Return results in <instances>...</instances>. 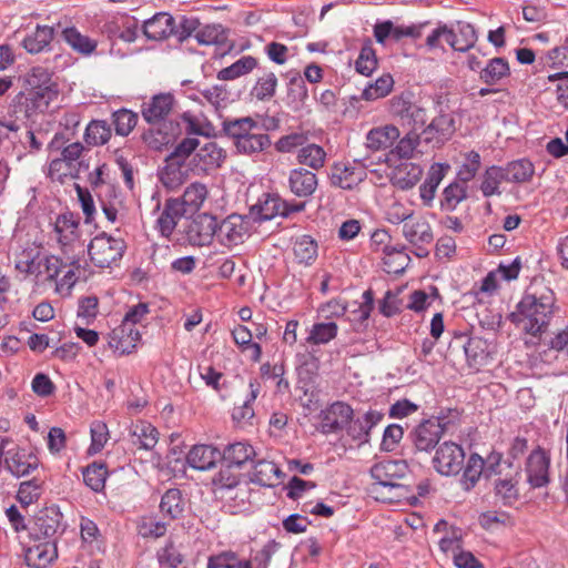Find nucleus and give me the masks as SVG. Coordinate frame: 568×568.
<instances>
[{"label": "nucleus", "instance_id": "nucleus-28", "mask_svg": "<svg viewBox=\"0 0 568 568\" xmlns=\"http://www.w3.org/2000/svg\"><path fill=\"white\" fill-rule=\"evenodd\" d=\"M384 414L377 410H368L362 417H357L347 424V434L359 443H367L373 427L382 422Z\"/></svg>", "mask_w": 568, "mask_h": 568}, {"label": "nucleus", "instance_id": "nucleus-47", "mask_svg": "<svg viewBox=\"0 0 568 568\" xmlns=\"http://www.w3.org/2000/svg\"><path fill=\"white\" fill-rule=\"evenodd\" d=\"M501 182H506L503 166L491 165L485 170L479 189L485 197L500 195Z\"/></svg>", "mask_w": 568, "mask_h": 568}, {"label": "nucleus", "instance_id": "nucleus-58", "mask_svg": "<svg viewBox=\"0 0 568 568\" xmlns=\"http://www.w3.org/2000/svg\"><path fill=\"white\" fill-rule=\"evenodd\" d=\"M455 51L466 52L470 50L477 42V32L473 24L468 22L457 21L455 28Z\"/></svg>", "mask_w": 568, "mask_h": 568}, {"label": "nucleus", "instance_id": "nucleus-36", "mask_svg": "<svg viewBox=\"0 0 568 568\" xmlns=\"http://www.w3.org/2000/svg\"><path fill=\"white\" fill-rule=\"evenodd\" d=\"M400 132L394 124L373 128L366 134V146L372 151L385 150L399 139Z\"/></svg>", "mask_w": 568, "mask_h": 568}, {"label": "nucleus", "instance_id": "nucleus-9", "mask_svg": "<svg viewBox=\"0 0 568 568\" xmlns=\"http://www.w3.org/2000/svg\"><path fill=\"white\" fill-rule=\"evenodd\" d=\"M217 220L215 216L202 213L197 214L184 226L185 239L193 246H204L216 236Z\"/></svg>", "mask_w": 568, "mask_h": 568}, {"label": "nucleus", "instance_id": "nucleus-55", "mask_svg": "<svg viewBox=\"0 0 568 568\" xmlns=\"http://www.w3.org/2000/svg\"><path fill=\"white\" fill-rule=\"evenodd\" d=\"M183 164L176 161L165 159V166L160 173L162 184L169 190H175L185 181V172L182 170Z\"/></svg>", "mask_w": 568, "mask_h": 568}, {"label": "nucleus", "instance_id": "nucleus-25", "mask_svg": "<svg viewBox=\"0 0 568 568\" xmlns=\"http://www.w3.org/2000/svg\"><path fill=\"white\" fill-rule=\"evenodd\" d=\"M221 462V452L211 445H194L186 455V463L196 470H210Z\"/></svg>", "mask_w": 568, "mask_h": 568}, {"label": "nucleus", "instance_id": "nucleus-7", "mask_svg": "<svg viewBox=\"0 0 568 568\" xmlns=\"http://www.w3.org/2000/svg\"><path fill=\"white\" fill-rule=\"evenodd\" d=\"M408 471V465L405 460H383L376 463L371 468V476L375 480L373 490L376 491L377 487H388L390 489H404V485L398 480L404 478Z\"/></svg>", "mask_w": 568, "mask_h": 568}, {"label": "nucleus", "instance_id": "nucleus-1", "mask_svg": "<svg viewBox=\"0 0 568 568\" xmlns=\"http://www.w3.org/2000/svg\"><path fill=\"white\" fill-rule=\"evenodd\" d=\"M555 296L551 290L528 288L508 320L525 334L540 337L547 332L554 315Z\"/></svg>", "mask_w": 568, "mask_h": 568}, {"label": "nucleus", "instance_id": "nucleus-34", "mask_svg": "<svg viewBox=\"0 0 568 568\" xmlns=\"http://www.w3.org/2000/svg\"><path fill=\"white\" fill-rule=\"evenodd\" d=\"M255 456L256 452L252 445L245 442H236L226 445L221 452V462L241 468L247 462H253Z\"/></svg>", "mask_w": 568, "mask_h": 568}, {"label": "nucleus", "instance_id": "nucleus-24", "mask_svg": "<svg viewBox=\"0 0 568 568\" xmlns=\"http://www.w3.org/2000/svg\"><path fill=\"white\" fill-rule=\"evenodd\" d=\"M229 29L222 24H206L201 27L194 34L199 44L202 45H216L223 52H227L233 48V42L229 39Z\"/></svg>", "mask_w": 568, "mask_h": 568}, {"label": "nucleus", "instance_id": "nucleus-60", "mask_svg": "<svg viewBox=\"0 0 568 568\" xmlns=\"http://www.w3.org/2000/svg\"><path fill=\"white\" fill-rule=\"evenodd\" d=\"M271 146V139L267 133L263 131L256 132L250 139H243L241 144L236 145L235 149L239 153L245 155H253L263 152Z\"/></svg>", "mask_w": 568, "mask_h": 568}, {"label": "nucleus", "instance_id": "nucleus-53", "mask_svg": "<svg viewBox=\"0 0 568 568\" xmlns=\"http://www.w3.org/2000/svg\"><path fill=\"white\" fill-rule=\"evenodd\" d=\"M326 152L317 144L311 143L298 150L297 161L300 164L306 165L313 170L324 166Z\"/></svg>", "mask_w": 568, "mask_h": 568}, {"label": "nucleus", "instance_id": "nucleus-3", "mask_svg": "<svg viewBox=\"0 0 568 568\" xmlns=\"http://www.w3.org/2000/svg\"><path fill=\"white\" fill-rule=\"evenodd\" d=\"M125 250L126 244L122 239L113 237L105 232L94 236L88 245L91 262L100 268L115 265Z\"/></svg>", "mask_w": 568, "mask_h": 568}, {"label": "nucleus", "instance_id": "nucleus-16", "mask_svg": "<svg viewBox=\"0 0 568 568\" xmlns=\"http://www.w3.org/2000/svg\"><path fill=\"white\" fill-rule=\"evenodd\" d=\"M59 88L45 87L41 90H27L19 98V105L24 108L27 118L37 113H43L49 109L51 102L58 99Z\"/></svg>", "mask_w": 568, "mask_h": 568}, {"label": "nucleus", "instance_id": "nucleus-51", "mask_svg": "<svg viewBox=\"0 0 568 568\" xmlns=\"http://www.w3.org/2000/svg\"><path fill=\"white\" fill-rule=\"evenodd\" d=\"M83 481L93 491H101L105 486L108 476L106 465L104 463L93 462L82 469Z\"/></svg>", "mask_w": 568, "mask_h": 568}, {"label": "nucleus", "instance_id": "nucleus-40", "mask_svg": "<svg viewBox=\"0 0 568 568\" xmlns=\"http://www.w3.org/2000/svg\"><path fill=\"white\" fill-rule=\"evenodd\" d=\"M185 508V500L182 491L178 488H171L164 493L160 503V511L164 517L179 519L182 517Z\"/></svg>", "mask_w": 568, "mask_h": 568}, {"label": "nucleus", "instance_id": "nucleus-4", "mask_svg": "<svg viewBox=\"0 0 568 568\" xmlns=\"http://www.w3.org/2000/svg\"><path fill=\"white\" fill-rule=\"evenodd\" d=\"M4 457L8 470L17 476H26L39 466V459L31 450L13 445V443L3 438L0 442V458Z\"/></svg>", "mask_w": 568, "mask_h": 568}, {"label": "nucleus", "instance_id": "nucleus-29", "mask_svg": "<svg viewBox=\"0 0 568 568\" xmlns=\"http://www.w3.org/2000/svg\"><path fill=\"white\" fill-rule=\"evenodd\" d=\"M226 155L215 142H207L192 158V163L201 171L220 168Z\"/></svg>", "mask_w": 568, "mask_h": 568}, {"label": "nucleus", "instance_id": "nucleus-61", "mask_svg": "<svg viewBox=\"0 0 568 568\" xmlns=\"http://www.w3.org/2000/svg\"><path fill=\"white\" fill-rule=\"evenodd\" d=\"M481 166L480 154L476 151H469L464 154V162L457 171V179L463 183L471 181Z\"/></svg>", "mask_w": 568, "mask_h": 568}, {"label": "nucleus", "instance_id": "nucleus-63", "mask_svg": "<svg viewBox=\"0 0 568 568\" xmlns=\"http://www.w3.org/2000/svg\"><path fill=\"white\" fill-rule=\"evenodd\" d=\"M394 80L392 75L384 74L379 77L375 83L367 85L362 98L366 101H373L386 97L393 89Z\"/></svg>", "mask_w": 568, "mask_h": 568}, {"label": "nucleus", "instance_id": "nucleus-33", "mask_svg": "<svg viewBox=\"0 0 568 568\" xmlns=\"http://www.w3.org/2000/svg\"><path fill=\"white\" fill-rule=\"evenodd\" d=\"M403 235L412 245L430 244L434 234L430 224L424 217H412L403 225Z\"/></svg>", "mask_w": 568, "mask_h": 568}, {"label": "nucleus", "instance_id": "nucleus-43", "mask_svg": "<svg viewBox=\"0 0 568 568\" xmlns=\"http://www.w3.org/2000/svg\"><path fill=\"white\" fill-rule=\"evenodd\" d=\"M63 40L77 52L88 55L95 51L98 42L82 34L77 28L69 27L62 31Z\"/></svg>", "mask_w": 568, "mask_h": 568}, {"label": "nucleus", "instance_id": "nucleus-44", "mask_svg": "<svg viewBox=\"0 0 568 568\" xmlns=\"http://www.w3.org/2000/svg\"><path fill=\"white\" fill-rule=\"evenodd\" d=\"M63 266L65 264L62 258L53 254L43 253L38 268L40 271L39 275L33 278L37 283L55 282Z\"/></svg>", "mask_w": 568, "mask_h": 568}, {"label": "nucleus", "instance_id": "nucleus-20", "mask_svg": "<svg viewBox=\"0 0 568 568\" xmlns=\"http://www.w3.org/2000/svg\"><path fill=\"white\" fill-rule=\"evenodd\" d=\"M174 97L171 93H160L154 95L149 102L142 105V115L148 123H158L166 121L165 118L174 108Z\"/></svg>", "mask_w": 568, "mask_h": 568}, {"label": "nucleus", "instance_id": "nucleus-19", "mask_svg": "<svg viewBox=\"0 0 568 568\" xmlns=\"http://www.w3.org/2000/svg\"><path fill=\"white\" fill-rule=\"evenodd\" d=\"M140 339V333L135 326L130 323H121L120 326L112 329L109 334V346L121 355L130 354Z\"/></svg>", "mask_w": 568, "mask_h": 568}, {"label": "nucleus", "instance_id": "nucleus-56", "mask_svg": "<svg viewBox=\"0 0 568 568\" xmlns=\"http://www.w3.org/2000/svg\"><path fill=\"white\" fill-rule=\"evenodd\" d=\"M207 196V189L205 184L194 182L190 184L183 192L180 203H183V209L187 211H196L203 204Z\"/></svg>", "mask_w": 568, "mask_h": 568}, {"label": "nucleus", "instance_id": "nucleus-6", "mask_svg": "<svg viewBox=\"0 0 568 568\" xmlns=\"http://www.w3.org/2000/svg\"><path fill=\"white\" fill-rule=\"evenodd\" d=\"M449 422L440 417L423 419L410 433L412 442L419 452H429L439 443Z\"/></svg>", "mask_w": 568, "mask_h": 568}, {"label": "nucleus", "instance_id": "nucleus-54", "mask_svg": "<svg viewBox=\"0 0 568 568\" xmlns=\"http://www.w3.org/2000/svg\"><path fill=\"white\" fill-rule=\"evenodd\" d=\"M423 174L420 165L415 163L402 164L395 173V184L402 190L412 189L417 184Z\"/></svg>", "mask_w": 568, "mask_h": 568}, {"label": "nucleus", "instance_id": "nucleus-12", "mask_svg": "<svg viewBox=\"0 0 568 568\" xmlns=\"http://www.w3.org/2000/svg\"><path fill=\"white\" fill-rule=\"evenodd\" d=\"M304 210L305 203L288 205L286 202L282 201L278 195L268 193L264 194L258 203L252 207L253 214H255L260 221H270L277 215L288 216L292 212H301Z\"/></svg>", "mask_w": 568, "mask_h": 568}, {"label": "nucleus", "instance_id": "nucleus-42", "mask_svg": "<svg viewBox=\"0 0 568 568\" xmlns=\"http://www.w3.org/2000/svg\"><path fill=\"white\" fill-rule=\"evenodd\" d=\"M506 182L525 183L531 180L535 173L534 164L527 159L509 162L503 166Z\"/></svg>", "mask_w": 568, "mask_h": 568}, {"label": "nucleus", "instance_id": "nucleus-35", "mask_svg": "<svg viewBox=\"0 0 568 568\" xmlns=\"http://www.w3.org/2000/svg\"><path fill=\"white\" fill-rule=\"evenodd\" d=\"M278 79L273 71L262 70L250 91L252 99L260 102L271 101L277 91Z\"/></svg>", "mask_w": 568, "mask_h": 568}, {"label": "nucleus", "instance_id": "nucleus-32", "mask_svg": "<svg viewBox=\"0 0 568 568\" xmlns=\"http://www.w3.org/2000/svg\"><path fill=\"white\" fill-rule=\"evenodd\" d=\"M173 32L174 18L166 12L156 13L143 24V33L150 40H163L172 36Z\"/></svg>", "mask_w": 568, "mask_h": 568}, {"label": "nucleus", "instance_id": "nucleus-41", "mask_svg": "<svg viewBox=\"0 0 568 568\" xmlns=\"http://www.w3.org/2000/svg\"><path fill=\"white\" fill-rule=\"evenodd\" d=\"M510 74L508 61L505 58H493L485 68L479 72V79L488 84L494 85Z\"/></svg>", "mask_w": 568, "mask_h": 568}, {"label": "nucleus", "instance_id": "nucleus-39", "mask_svg": "<svg viewBox=\"0 0 568 568\" xmlns=\"http://www.w3.org/2000/svg\"><path fill=\"white\" fill-rule=\"evenodd\" d=\"M132 443L141 449L151 450L158 444L159 432L149 422H138L131 428Z\"/></svg>", "mask_w": 568, "mask_h": 568}, {"label": "nucleus", "instance_id": "nucleus-22", "mask_svg": "<svg viewBox=\"0 0 568 568\" xmlns=\"http://www.w3.org/2000/svg\"><path fill=\"white\" fill-rule=\"evenodd\" d=\"M366 176L364 169L352 165L335 163L331 169L329 180L333 186L343 190H352L357 186Z\"/></svg>", "mask_w": 568, "mask_h": 568}, {"label": "nucleus", "instance_id": "nucleus-10", "mask_svg": "<svg viewBox=\"0 0 568 568\" xmlns=\"http://www.w3.org/2000/svg\"><path fill=\"white\" fill-rule=\"evenodd\" d=\"M62 519V514L57 507L41 509L28 524L30 538L40 541L49 540L55 535Z\"/></svg>", "mask_w": 568, "mask_h": 568}, {"label": "nucleus", "instance_id": "nucleus-18", "mask_svg": "<svg viewBox=\"0 0 568 568\" xmlns=\"http://www.w3.org/2000/svg\"><path fill=\"white\" fill-rule=\"evenodd\" d=\"M222 131L233 141L234 146L241 144L243 139H250L256 132L263 131L253 118L243 116L236 119H225L222 123Z\"/></svg>", "mask_w": 568, "mask_h": 568}, {"label": "nucleus", "instance_id": "nucleus-62", "mask_svg": "<svg viewBox=\"0 0 568 568\" xmlns=\"http://www.w3.org/2000/svg\"><path fill=\"white\" fill-rule=\"evenodd\" d=\"M377 67L376 52L373 49L371 40H367L359 52V55L355 62V69L363 75H371Z\"/></svg>", "mask_w": 568, "mask_h": 568}, {"label": "nucleus", "instance_id": "nucleus-27", "mask_svg": "<svg viewBox=\"0 0 568 568\" xmlns=\"http://www.w3.org/2000/svg\"><path fill=\"white\" fill-rule=\"evenodd\" d=\"M57 557V546L51 540H40L28 547L24 555L27 565L32 568H47Z\"/></svg>", "mask_w": 568, "mask_h": 568}, {"label": "nucleus", "instance_id": "nucleus-2", "mask_svg": "<svg viewBox=\"0 0 568 568\" xmlns=\"http://www.w3.org/2000/svg\"><path fill=\"white\" fill-rule=\"evenodd\" d=\"M84 146L80 142H73L64 146L59 158L49 164L48 176L51 181L65 183L68 179H79L82 169L88 170L89 164L80 160Z\"/></svg>", "mask_w": 568, "mask_h": 568}, {"label": "nucleus", "instance_id": "nucleus-52", "mask_svg": "<svg viewBox=\"0 0 568 568\" xmlns=\"http://www.w3.org/2000/svg\"><path fill=\"white\" fill-rule=\"evenodd\" d=\"M308 97V91L304 79L298 72L292 73L287 83V99L288 103L293 105L294 110L302 108Z\"/></svg>", "mask_w": 568, "mask_h": 568}, {"label": "nucleus", "instance_id": "nucleus-48", "mask_svg": "<svg viewBox=\"0 0 568 568\" xmlns=\"http://www.w3.org/2000/svg\"><path fill=\"white\" fill-rule=\"evenodd\" d=\"M53 28L39 26L32 34L23 39L22 45L30 53H39L50 44L53 39Z\"/></svg>", "mask_w": 568, "mask_h": 568}, {"label": "nucleus", "instance_id": "nucleus-45", "mask_svg": "<svg viewBox=\"0 0 568 568\" xmlns=\"http://www.w3.org/2000/svg\"><path fill=\"white\" fill-rule=\"evenodd\" d=\"M258 65L256 58L252 55H244L236 60L231 65L223 68L217 73V79L222 81L234 80L242 75L248 74Z\"/></svg>", "mask_w": 568, "mask_h": 568}, {"label": "nucleus", "instance_id": "nucleus-38", "mask_svg": "<svg viewBox=\"0 0 568 568\" xmlns=\"http://www.w3.org/2000/svg\"><path fill=\"white\" fill-rule=\"evenodd\" d=\"M293 254L296 263L310 266L318 255L317 242L311 235H301L293 244Z\"/></svg>", "mask_w": 568, "mask_h": 568}, {"label": "nucleus", "instance_id": "nucleus-15", "mask_svg": "<svg viewBox=\"0 0 568 568\" xmlns=\"http://www.w3.org/2000/svg\"><path fill=\"white\" fill-rule=\"evenodd\" d=\"M150 124L152 128L145 131L142 138L144 142L154 150H161L163 146L173 144L182 133L179 122L160 121Z\"/></svg>", "mask_w": 568, "mask_h": 568}, {"label": "nucleus", "instance_id": "nucleus-49", "mask_svg": "<svg viewBox=\"0 0 568 568\" xmlns=\"http://www.w3.org/2000/svg\"><path fill=\"white\" fill-rule=\"evenodd\" d=\"M466 199L467 185L460 181H455L444 189L440 199V207L444 211L452 212Z\"/></svg>", "mask_w": 568, "mask_h": 568}, {"label": "nucleus", "instance_id": "nucleus-37", "mask_svg": "<svg viewBox=\"0 0 568 568\" xmlns=\"http://www.w3.org/2000/svg\"><path fill=\"white\" fill-rule=\"evenodd\" d=\"M282 476L280 467L265 459L258 460L251 475V481L264 487H274Z\"/></svg>", "mask_w": 568, "mask_h": 568}, {"label": "nucleus", "instance_id": "nucleus-26", "mask_svg": "<svg viewBox=\"0 0 568 568\" xmlns=\"http://www.w3.org/2000/svg\"><path fill=\"white\" fill-rule=\"evenodd\" d=\"M80 219L72 212L59 214L54 222V232L62 247L69 246L80 237Z\"/></svg>", "mask_w": 568, "mask_h": 568}, {"label": "nucleus", "instance_id": "nucleus-46", "mask_svg": "<svg viewBox=\"0 0 568 568\" xmlns=\"http://www.w3.org/2000/svg\"><path fill=\"white\" fill-rule=\"evenodd\" d=\"M404 246L397 247L390 245L382 247V252L385 254L384 265L387 273L399 274L404 272L410 260L409 256L404 253Z\"/></svg>", "mask_w": 568, "mask_h": 568}, {"label": "nucleus", "instance_id": "nucleus-50", "mask_svg": "<svg viewBox=\"0 0 568 568\" xmlns=\"http://www.w3.org/2000/svg\"><path fill=\"white\" fill-rule=\"evenodd\" d=\"M373 32L376 42L384 45L388 39L398 42L406 38V26H396L393 21L385 20L375 23Z\"/></svg>", "mask_w": 568, "mask_h": 568}, {"label": "nucleus", "instance_id": "nucleus-5", "mask_svg": "<svg viewBox=\"0 0 568 568\" xmlns=\"http://www.w3.org/2000/svg\"><path fill=\"white\" fill-rule=\"evenodd\" d=\"M389 113L403 128H407L408 132L417 133L427 121L426 110L404 95L390 99Z\"/></svg>", "mask_w": 568, "mask_h": 568}, {"label": "nucleus", "instance_id": "nucleus-30", "mask_svg": "<svg viewBox=\"0 0 568 568\" xmlns=\"http://www.w3.org/2000/svg\"><path fill=\"white\" fill-rule=\"evenodd\" d=\"M455 130L454 116L448 113H442L432 120V122L423 130V134L427 142L435 140L439 143L449 140Z\"/></svg>", "mask_w": 568, "mask_h": 568}, {"label": "nucleus", "instance_id": "nucleus-11", "mask_svg": "<svg viewBox=\"0 0 568 568\" xmlns=\"http://www.w3.org/2000/svg\"><path fill=\"white\" fill-rule=\"evenodd\" d=\"M500 460V454H491L487 459L488 466H486V462L478 454H471L467 460L462 477V485L464 489L470 490L474 488L483 474L487 477L496 474V468L499 466Z\"/></svg>", "mask_w": 568, "mask_h": 568}, {"label": "nucleus", "instance_id": "nucleus-59", "mask_svg": "<svg viewBox=\"0 0 568 568\" xmlns=\"http://www.w3.org/2000/svg\"><path fill=\"white\" fill-rule=\"evenodd\" d=\"M338 327L334 322L316 323L312 326L306 343L312 345L327 344L337 335Z\"/></svg>", "mask_w": 568, "mask_h": 568}, {"label": "nucleus", "instance_id": "nucleus-31", "mask_svg": "<svg viewBox=\"0 0 568 568\" xmlns=\"http://www.w3.org/2000/svg\"><path fill=\"white\" fill-rule=\"evenodd\" d=\"M187 212L183 209V203L179 199H169L164 204V209L158 217L156 224L160 233L169 237L174 231L178 221Z\"/></svg>", "mask_w": 568, "mask_h": 568}, {"label": "nucleus", "instance_id": "nucleus-14", "mask_svg": "<svg viewBox=\"0 0 568 568\" xmlns=\"http://www.w3.org/2000/svg\"><path fill=\"white\" fill-rule=\"evenodd\" d=\"M550 457L538 447L532 450L526 463L527 481L531 488L545 487L549 483Z\"/></svg>", "mask_w": 568, "mask_h": 568}, {"label": "nucleus", "instance_id": "nucleus-57", "mask_svg": "<svg viewBox=\"0 0 568 568\" xmlns=\"http://www.w3.org/2000/svg\"><path fill=\"white\" fill-rule=\"evenodd\" d=\"M111 138V128L103 120L91 121L84 132V141L89 145H103Z\"/></svg>", "mask_w": 568, "mask_h": 568}, {"label": "nucleus", "instance_id": "nucleus-8", "mask_svg": "<svg viewBox=\"0 0 568 568\" xmlns=\"http://www.w3.org/2000/svg\"><path fill=\"white\" fill-rule=\"evenodd\" d=\"M464 460L465 453L462 446L448 440L436 449L433 466L440 475L450 476L460 471Z\"/></svg>", "mask_w": 568, "mask_h": 568}, {"label": "nucleus", "instance_id": "nucleus-64", "mask_svg": "<svg viewBox=\"0 0 568 568\" xmlns=\"http://www.w3.org/2000/svg\"><path fill=\"white\" fill-rule=\"evenodd\" d=\"M207 568H252L248 561L237 558L233 552H222L211 556L207 561Z\"/></svg>", "mask_w": 568, "mask_h": 568}, {"label": "nucleus", "instance_id": "nucleus-23", "mask_svg": "<svg viewBox=\"0 0 568 568\" xmlns=\"http://www.w3.org/2000/svg\"><path fill=\"white\" fill-rule=\"evenodd\" d=\"M318 180L315 173L297 168L290 171L288 187L297 197H310L316 191Z\"/></svg>", "mask_w": 568, "mask_h": 568}, {"label": "nucleus", "instance_id": "nucleus-13", "mask_svg": "<svg viewBox=\"0 0 568 568\" xmlns=\"http://www.w3.org/2000/svg\"><path fill=\"white\" fill-rule=\"evenodd\" d=\"M354 410L347 403L335 402L321 412L320 429L323 434L342 430L353 418Z\"/></svg>", "mask_w": 568, "mask_h": 568}, {"label": "nucleus", "instance_id": "nucleus-17", "mask_svg": "<svg viewBox=\"0 0 568 568\" xmlns=\"http://www.w3.org/2000/svg\"><path fill=\"white\" fill-rule=\"evenodd\" d=\"M247 232L246 223L241 215L231 214L221 223L217 222L216 239L225 246H234L243 242Z\"/></svg>", "mask_w": 568, "mask_h": 568}, {"label": "nucleus", "instance_id": "nucleus-21", "mask_svg": "<svg viewBox=\"0 0 568 568\" xmlns=\"http://www.w3.org/2000/svg\"><path fill=\"white\" fill-rule=\"evenodd\" d=\"M43 253L41 246L28 244L14 254V268L26 276H38Z\"/></svg>", "mask_w": 568, "mask_h": 568}]
</instances>
